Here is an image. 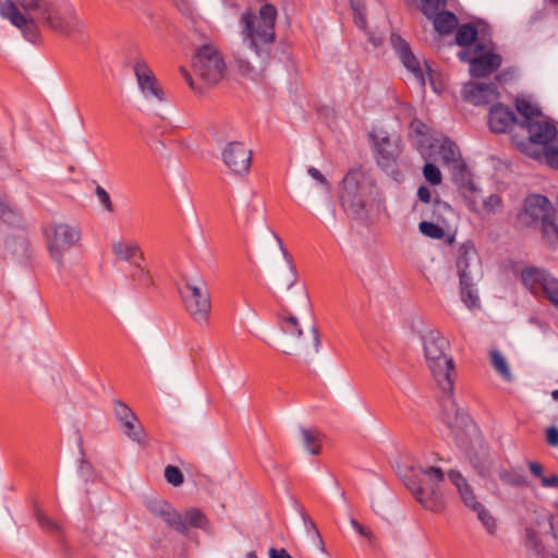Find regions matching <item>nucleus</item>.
<instances>
[{"label":"nucleus","instance_id":"1","mask_svg":"<svg viewBox=\"0 0 558 558\" xmlns=\"http://www.w3.org/2000/svg\"><path fill=\"white\" fill-rule=\"evenodd\" d=\"M0 16L10 21L32 43L40 36L38 24L78 44L90 39L87 22L69 1L0 0Z\"/></svg>","mask_w":558,"mask_h":558},{"label":"nucleus","instance_id":"2","mask_svg":"<svg viewBox=\"0 0 558 558\" xmlns=\"http://www.w3.org/2000/svg\"><path fill=\"white\" fill-rule=\"evenodd\" d=\"M277 9L270 3L260 7L257 14L245 11L240 17L243 44L263 62H267L276 41Z\"/></svg>","mask_w":558,"mask_h":558},{"label":"nucleus","instance_id":"3","mask_svg":"<svg viewBox=\"0 0 558 558\" xmlns=\"http://www.w3.org/2000/svg\"><path fill=\"white\" fill-rule=\"evenodd\" d=\"M412 478L405 485L415 500L427 511L440 513L446 509V500L441 489L445 473L438 466L411 468Z\"/></svg>","mask_w":558,"mask_h":558},{"label":"nucleus","instance_id":"4","mask_svg":"<svg viewBox=\"0 0 558 558\" xmlns=\"http://www.w3.org/2000/svg\"><path fill=\"white\" fill-rule=\"evenodd\" d=\"M427 366L444 392L453 391L454 363L447 354L449 341L438 331H429L423 338Z\"/></svg>","mask_w":558,"mask_h":558},{"label":"nucleus","instance_id":"5","mask_svg":"<svg viewBox=\"0 0 558 558\" xmlns=\"http://www.w3.org/2000/svg\"><path fill=\"white\" fill-rule=\"evenodd\" d=\"M373 193V185L361 169L350 170L341 181L339 203L347 216L362 219Z\"/></svg>","mask_w":558,"mask_h":558},{"label":"nucleus","instance_id":"6","mask_svg":"<svg viewBox=\"0 0 558 558\" xmlns=\"http://www.w3.org/2000/svg\"><path fill=\"white\" fill-rule=\"evenodd\" d=\"M457 268L463 303L468 307L477 306L478 296L473 291V286L475 279L481 276V260L472 243L466 242L459 247Z\"/></svg>","mask_w":558,"mask_h":558},{"label":"nucleus","instance_id":"7","mask_svg":"<svg viewBox=\"0 0 558 558\" xmlns=\"http://www.w3.org/2000/svg\"><path fill=\"white\" fill-rule=\"evenodd\" d=\"M180 293L192 319L199 326L208 325L211 300L205 281L202 279L186 280Z\"/></svg>","mask_w":558,"mask_h":558},{"label":"nucleus","instance_id":"8","mask_svg":"<svg viewBox=\"0 0 558 558\" xmlns=\"http://www.w3.org/2000/svg\"><path fill=\"white\" fill-rule=\"evenodd\" d=\"M47 245L51 258L63 267L64 254L81 240V230L66 223H51L45 229Z\"/></svg>","mask_w":558,"mask_h":558},{"label":"nucleus","instance_id":"9","mask_svg":"<svg viewBox=\"0 0 558 558\" xmlns=\"http://www.w3.org/2000/svg\"><path fill=\"white\" fill-rule=\"evenodd\" d=\"M193 68L197 75L208 84L218 83L225 75L226 64L213 45L202 46L193 58Z\"/></svg>","mask_w":558,"mask_h":558},{"label":"nucleus","instance_id":"10","mask_svg":"<svg viewBox=\"0 0 558 558\" xmlns=\"http://www.w3.org/2000/svg\"><path fill=\"white\" fill-rule=\"evenodd\" d=\"M521 279L531 293L536 296H546L554 306L558 307V279L548 271L529 267L522 270Z\"/></svg>","mask_w":558,"mask_h":558},{"label":"nucleus","instance_id":"11","mask_svg":"<svg viewBox=\"0 0 558 558\" xmlns=\"http://www.w3.org/2000/svg\"><path fill=\"white\" fill-rule=\"evenodd\" d=\"M521 216L525 223L541 221L544 231L549 232L556 215L547 197L534 194L525 198Z\"/></svg>","mask_w":558,"mask_h":558},{"label":"nucleus","instance_id":"12","mask_svg":"<svg viewBox=\"0 0 558 558\" xmlns=\"http://www.w3.org/2000/svg\"><path fill=\"white\" fill-rule=\"evenodd\" d=\"M221 159L234 175L245 177L251 169L252 150L243 142L233 141L221 150Z\"/></svg>","mask_w":558,"mask_h":558},{"label":"nucleus","instance_id":"13","mask_svg":"<svg viewBox=\"0 0 558 558\" xmlns=\"http://www.w3.org/2000/svg\"><path fill=\"white\" fill-rule=\"evenodd\" d=\"M529 134V142L521 144V149L526 154V149L533 150L543 144L551 142L557 136L556 126L550 123L545 116H539L523 125Z\"/></svg>","mask_w":558,"mask_h":558},{"label":"nucleus","instance_id":"14","mask_svg":"<svg viewBox=\"0 0 558 558\" xmlns=\"http://www.w3.org/2000/svg\"><path fill=\"white\" fill-rule=\"evenodd\" d=\"M134 74L138 87L147 99H156L165 101L166 96L162 88L159 86L155 74L144 60H136L134 64Z\"/></svg>","mask_w":558,"mask_h":558},{"label":"nucleus","instance_id":"15","mask_svg":"<svg viewBox=\"0 0 558 558\" xmlns=\"http://www.w3.org/2000/svg\"><path fill=\"white\" fill-rule=\"evenodd\" d=\"M371 136L377 154V163L381 168L390 167L401 153L399 137H391L385 132L371 134Z\"/></svg>","mask_w":558,"mask_h":558},{"label":"nucleus","instance_id":"16","mask_svg":"<svg viewBox=\"0 0 558 558\" xmlns=\"http://www.w3.org/2000/svg\"><path fill=\"white\" fill-rule=\"evenodd\" d=\"M432 207V218H434L436 222L421 221L418 223V230L425 236L440 240L445 236V230L439 223H446V215H452L453 210L449 204L438 198L433 201Z\"/></svg>","mask_w":558,"mask_h":558},{"label":"nucleus","instance_id":"17","mask_svg":"<svg viewBox=\"0 0 558 558\" xmlns=\"http://www.w3.org/2000/svg\"><path fill=\"white\" fill-rule=\"evenodd\" d=\"M463 97L475 106H485L499 98L498 87L494 83L470 82L463 87Z\"/></svg>","mask_w":558,"mask_h":558},{"label":"nucleus","instance_id":"18","mask_svg":"<svg viewBox=\"0 0 558 558\" xmlns=\"http://www.w3.org/2000/svg\"><path fill=\"white\" fill-rule=\"evenodd\" d=\"M391 44L399 54L402 64L415 76L422 86L425 85L423 69L418 59L413 54L409 44L398 35L391 36Z\"/></svg>","mask_w":558,"mask_h":558},{"label":"nucleus","instance_id":"19","mask_svg":"<svg viewBox=\"0 0 558 558\" xmlns=\"http://www.w3.org/2000/svg\"><path fill=\"white\" fill-rule=\"evenodd\" d=\"M447 396L442 400V421L452 430H459L466 427L471 423V417L461 411L454 399L452 391L446 392Z\"/></svg>","mask_w":558,"mask_h":558},{"label":"nucleus","instance_id":"20","mask_svg":"<svg viewBox=\"0 0 558 558\" xmlns=\"http://www.w3.org/2000/svg\"><path fill=\"white\" fill-rule=\"evenodd\" d=\"M501 65V57L494 52L478 53L470 60V73L473 77H484Z\"/></svg>","mask_w":558,"mask_h":558},{"label":"nucleus","instance_id":"21","mask_svg":"<svg viewBox=\"0 0 558 558\" xmlns=\"http://www.w3.org/2000/svg\"><path fill=\"white\" fill-rule=\"evenodd\" d=\"M514 122L515 116L510 108L501 104H496L490 108L488 125L492 132L506 133Z\"/></svg>","mask_w":558,"mask_h":558},{"label":"nucleus","instance_id":"22","mask_svg":"<svg viewBox=\"0 0 558 558\" xmlns=\"http://www.w3.org/2000/svg\"><path fill=\"white\" fill-rule=\"evenodd\" d=\"M448 477L450 482L454 485L457 488L460 498L465 507L469 509H474L480 505L481 502L477 501L476 495L472 488V486L469 484L466 478L456 470H451L448 472Z\"/></svg>","mask_w":558,"mask_h":558},{"label":"nucleus","instance_id":"23","mask_svg":"<svg viewBox=\"0 0 558 558\" xmlns=\"http://www.w3.org/2000/svg\"><path fill=\"white\" fill-rule=\"evenodd\" d=\"M526 155L558 170V141L555 144H550V142L543 144L533 150L526 149Z\"/></svg>","mask_w":558,"mask_h":558},{"label":"nucleus","instance_id":"24","mask_svg":"<svg viewBox=\"0 0 558 558\" xmlns=\"http://www.w3.org/2000/svg\"><path fill=\"white\" fill-rule=\"evenodd\" d=\"M113 254L121 260L132 262L134 258L144 260V253L135 242L119 241L112 244Z\"/></svg>","mask_w":558,"mask_h":558},{"label":"nucleus","instance_id":"25","mask_svg":"<svg viewBox=\"0 0 558 558\" xmlns=\"http://www.w3.org/2000/svg\"><path fill=\"white\" fill-rule=\"evenodd\" d=\"M434 28L439 34H450L458 25L456 14L449 11L439 10L433 17Z\"/></svg>","mask_w":558,"mask_h":558},{"label":"nucleus","instance_id":"26","mask_svg":"<svg viewBox=\"0 0 558 558\" xmlns=\"http://www.w3.org/2000/svg\"><path fill=\"white\" fill-rule=\"evenodd\" d=\"M439 156L445 165L458 168L462 165L461 155L458 146L450 141L445 138L439 146Z\"/></svg>","mask_w":558,"mask_h":558},{"label":"nucleus","instance_id":"27","mask_svg":"<svg viewBox=\"0 0 558 558\" xmlns=\"http://www.w3.org/2000/svg\"><path fill=\"white\" fill-rule=\"evenodd\" d=\"M131 280L135 289L145 290L149 289L154 284L150 272L142 267L140 264H135L133 270L130 274Z\"/></svg>","mask_w":558,"mask_h":558},{"label":"nucleus","instance_id":"28","mask_svg":"<svg viewBox=\"0 0 558 558\" xmlns=\"http://www.w3.org/2000/svg\"><path fill=\"white\" fill-rule=\"evenodd\" d=\"M490 362L494 369L506 380L512 381L513 375L510 371V367L507 363V360L497 349L490 350Z\"/></svg>","mask_w":558,"mask_h":558},{"label":"nucleus","instance_id":"29","mask_svg":"<svg viewBox=\"0 0 558 558\" xmlns=\"http://www.w3.org/2000/svg\"><path fill=\"white\" fill-rule=\"evenodd\" d=\"M35 518L39 525V527L46 532L53 535H59L62 533V525L60 522L48 517L43 510L39 508L35 509Z\"/></svg>","mask_w":558,"mask_h":558},{"label":"nucleus","instance_id":"30","mask_svg":"<svg viewBox=\"0 0 558 558\" xmlns=\"http://www.w3.org/2000/svg\"><path fill=\"white\" fill-rule=\"evenodd\" d=\"M279 327L282 332L292 337L299 338L302 335L298 318L288 311H284V314L280 316Z\"/></svg>","mask_w":558,"mask_h":558},{"label":"nucleus","instance_id":"31","mask_svg":"<svg viewBox=\"0 0 558 558\" xmlns=\"http://www.w3.org/2000/svg\"><path fill=\"white\" fill-rule=\"evenodd\" d=\"M121 427H122L124 434L133 441H136L141 445L146 444V436H145L144 429L141 426V424H138L137 418L136 420H128V421L121 423Z\"/></svg>","mask_w":558,"mask_h":558},{"label":"nucleus","instance_id":"32","mask_svg":"<svg viewBox=\"0 0 558 558\" xmlns=\"http://www.w3.org/2000/svg\"><path fill=\"white\" fill-rule=\"evenodd\" d=\"M160 519L163 520L171 529L180 532L181 534L187 533V525L185 524V521H183L182 515L171 505H169V509Z\"/></svg>","mask_w":558,"mask_h":558},{"label":"nucleus","instance_id":"33","mask_svg":"<svg viewBox=\"0 0 558 558\" xmlns=\"http://www.w3.org/2000/svg\"><path fill=\"white\" fill-rule=\"evenodd\" d=\"M477 38V31L472 24H463L458 27L456 43L461 47L471 46Z\"/></svg>","mask_w":558,"mask_h":558},{"label":"nucleus","instance_id":"34","mask_svg":"<svg viewBox=\"0 0 558 558\" xmlns=\"http://www.w3.org/2000/svg\"><path fill=\"white\" fill-rule=\"evenodd\" d=\"M275 238L279 244L280 251L282 252L283 258L286 259V262L288 264L289 275H288V278L286 279V286H287V289L289 290L295 284V282L298 280L296 267L294 265L291 254L283 246L281 239L277 234H275Z\"/></svg>","mask_w":558,"mask_h":558},{"label":"nucleus","instance_id":"35","mask_svg":"<svg viewBox=\"0 0 558 558\" xmlns=\"http://www.w3.org/2000/svg\"><path fill=\"white\" fill-rule=\"evenodd\" d=\"M472 511L477 514V519L481 521L487 533L494 535L497 531V523L490 511L482 504L477 505V507L472 509Z\"/></svg>","mask_w":558,"mask_h":558},{"label":"nucleus","instance_id":"36","mask_svg":"<svg viewBox=\"0 0 558 558\" xmlns=\"http://www.w3.org/2000/svg\"><path fill=\"white\" fill-rule=\"evenodd\" d=\"M515 108L518 112L524 118L523 125L529 121H532L535 118L542 116L541 110L524 98L517 99Z\"/></svg>","mask_w":558,"mask_h":558},{"label":"nucleus","instance_id":"37","mask_svg":"<svg viewBox=\"0 0 558 558\" xmlns=\"http://www.w3.org/2000/svg\"><path fill=\"white\" fill-rule=\"evenodd\" d=\"M182 518L187 525V530L191 527L205 529L208 523L206 515L196 508L187 510Z\"/></svg>","mask_w":558,"mask_h":558},{"label":"nucleus","instance_id":"38","mask_svg":"<svg viewBox=\"0 0 558 558\" xmlns=\"http://www.w3.org/2000/svg\"><path fill=\"white\" fill-rule=\"evenodd\" d=\"M462 193L470 210L480 213L478 203L482 199L481 191L477 190L473 183H470L463 187Z\"/></svg>","mask_w":558,"mask_h":558},{"label":"nucleus","instance_id":"39","mask_svg":"<svg viewBox=\"0 0 558 558\" xmlns=\"http://www.w3.org/2000/svg\"><path fill=\"white\" fill-rule=\"evenodd\" d=\"M301 434L307 451L312 454H318L320 452L319 433L302 428Z\"/></svg>","mask_w":558,"mask_h":558},{"label":"nucleus","instance_id":"40","mask_svg":"<svg viewBox=\"0 0 558 558\" xmlns=\"http://www.w3.org/2000/svg\"><path fill=\"white\" fill-rule=\"evenodd\" d=\"M351 8L355 25L361 29H365L367 26L365 5L360 0H351Z\"/></svg>","mask_w":558,"mask_h":558},{"label":"nucleus","instance_id":"41","mask_svg":"<svg viewBox=\"0 0 558 558\" xmlns=\"http://www.w3.org/2000/svg\"><path fill=\"white\" fill-rule=\"evenodd\" d=\"M447 0H422L421 10L427 19H432L437 11L444 9Z\"/></svg>","mask_w":558,"mask_h":558},{"label":"nucleus","instance_id":"42","mask_svg":"<svg viewBox=\"0 0 558 558\" xmlns=\"http://www.w3.org/2000/svg\"><path fill=\"white\" fill-rule=\"evenodd\" d=\"M165 478L167 482L175 487L180 486L184 482V475L182 471L174 465H167L165 469Z\"/></svg>","mask_w":558,"mask_h":558},{"label":"nucleus","instance_id":"43","mask_svg":"<svg viewBox=\"0 0 558 558\" xmlns=\"http://www.w3.org/2000/svg\"><path fill=\"white\" fill-rule=\"evenodd\" d=\"M114 414L120 423L128 420H136L135 413L120 400L114 401Z\"/></svg>","mask_w":558,"mask_h":558},{"label":"nucleus","instance_id":"44","mask_svg":"<svg viewBox=\"0 0 558 558\" xmlns=\"http://www.w3.org/2000/svg\"><path fill=\"white\" fill-rule=\"evenodd\" d=\"M423 174L426 181H428L433 185H437L441 183V172L440 170L433 163L427 162L423 168Z\"/></svg>","mask_w":558,"mask_h":558},{"label":"nucleus","instance_id":"45","mask_svg":"<svg viewBox=\"0 0 558 558\" xmlns=\"http://www.w3.org/2000/svg\"><path fill=\"white\" fill-rule=\"evenodd\" d=\"M482 209L486 214H493L501 209L502 201L499 195L490 194L487 198L482 202Z\"/></svg>","mask_w":558,"mask_h":558},{"label":"nucleus","instance_id":"46","mask_svg":"<svg viewBox=\"0 0 558 558\" xmlns=\"http://www.w3.org/2000/svg\"><path fill=\"white\" fill-rule=\"evenodd\" d=\"M169 502L162 499H156L148 502L147 507L150 513H153L155 517H158L159 519L162 517V514L166 513V511L169 509Z\"/></svg>","mask_w":558,"mask_h":558},{"label":"nucleus","instance_id":"47","mask_svg":"<svg viewBox=\"0 0 558 558\" xmlns=\"http://www.w3.org/2000/svg\"><path fill=\"white\" fill-rule=\"evenodd\" d=\"M95 194L100 202V204L105 207V209L109 213L113 211V204L111 202L109 193L100 185L96 186Z\"/></svg>","mask_w":558,"mask_h":558},{"label":"nucleus","instance_id":"48","mask_svg":"<svg viewBox=\"0 0 558 558\" xmlns=\"http://www.w3.org/2000/svg\"><path fill=\"white\" fill-rule=\"evenodd\" d=\"M299 512H300V515L305 524V527L307 530L308 533H313L315 536H317L318 538H320V535H319V532L314 523V521L311 519V517L307 514V512L305 511V509L303 507H299Z\"/></svg>","mask_w":558,"mask_h":558},{"label":"nucleus","instance_id":"49","mask_svg":"<svg viewBox=\"0 0 558 558\" xmlns=\"http://www.w3.org/2000/svg\"><path fill=\"white\" fill-rule=\"evenodd\" d=\"M233 57H234V61L238 65V69L241 73L246 74L252 71V66H251L250 62L243 58V56L240 51L234 52Z\"/></svg>","mask_w":558,"mask_h":558},{"label":"nucleus","instance_id":"50","mask_svg":"<svg viewBox=\"0 0 558 558\" xmlns=\"http://www.w3.org/2000/svg\"><path fill=\"white\" fill-rule=\"evenodd\" d=\"M307 173L322 185L326 186L327 191L330 190V184L325 175L315 167H310Z\"/></svg>","mask_w":558,"mask_h":558},{"label":"nucleus","instance_id":"51","mask_svg":"<svg viewBox=\"0 0 558 558\" xmlns=\"http://www.w3.org/2000/svg\"><path fill=\"white\" fill-rule=\"evenodd\" d=\"M541 484L543 487L546 488H558V475L551 473L548 475H545L541 480Z\"/></svg>","mask_w":558,"mask_h":558},{"label":"nucleus","instance_id":"52","mask_svg":"<svg viewBox=\"0 0 558 558\" xmlns=\"http://www.w3.org/2000/svg\"><path fill=\"white\" fill-rule=\"evenodd\" d=\"M411 130L418 135H426L428 133V126L418 119H414L411 122Z\"/></svg>","mask_w":558,"mask_h":558},{"label":"nucleus","instance_id":"53","mask_svg":"<svg viewBox=\"0 0 558 558\" xmlns=\"http://www.w3.org/2000/svg\"><path fill=\"white\" fill-rule=\"evenodd\" d=\"M417 197L422 203L429 205L432 202L430 190L425 185L420 186L417 190Z\"/></svg>","mask_w":558,"mask_h":558},{"label":"nucleus","instance_id":"54","mask_svg":"<svg viewBox=\"0 0 558 558\" xmlns=\"http://www.w3.org/2000/svg\"><path fill=\"white\" fill-rule=\"evenodd\" d=\"M546 441L549 446L558 447V428L553 426L547 429Z\"/></svg>","mask_w":558,"mask_h":558},{"label":"nucleus","instance_id":"55","mask_svg":"<svg viewBox=\"0 0 558 558\" xmlns=\"http://www.w3.org/2000/svg\"><path fill=\"white\" fill-rule=\"evenodd\" d=\"M529 470L532 473V475L539 478V481L544 476L543 465L538 462H534V461L529 462Z\"/></svg>","mask_w":558,"mask_h":558},{"label":"nucleus","instance_id":"56","mask_svg":"<svg viewBox=\"0 0 558 558\" xmlns=\"http://www.w3.org/2000/svg\"><path fill=\"white\" fill-rule=\"evenodd\" d=\"M352 527L361 535L367 537V538H372L373 535L371 532H368L357 520L355 519H351L350 521Z\"/></svg>","mask_w":558,"mask_h":558},{"label":"nucleus","instance_id":"57","mask_svg":"<svg viewBox=\"0 0 558 558\" xmlns=\"http://www.w3.org/2000/svg\"><path fill=\"white\" fill-rule=\"evenodd\" d=\"M311 333H312L313 349H314V352L317 353L319 351V347H320V335H319L318 329L315 326H313L311 328Z\"/></svg>","mask_w":558,"mask_h":558},{"label":"nucleus","instance_id":"58","mask_svg":"<svg viewBox=\"0 0 558 558\" xmlns=\"http://www.w3.org/2000/svg\"><path fill=\"white\" fill-rule=\"evenodd\" d=\"M269 558H292V556L284 548H270Z\"/></svg>","mask_w":558,"mask_h":558},{"label":"nucleus","instance_id":"59","mask_svg":"<svg viewBox=\"0 0 558 558\" xmlns=\"http://www.w3.org/2000/svg\"><path fill=\"white\" fill-rule=\"evenodd\" d=\"M500 478L505 482V483H508V484H511L513 486H519L523 483V481L521 478H518V477H513L511 476L510 474L508 473H502L500 475Z\"/></svg>","mask_w":558,"mask_h":558},{"label":"nucleus","instance_id":"60","mask_svg":"<svg viewBox=\"0 0 558 558\" xmlns=\"http://www.w3.org/2000/svg\"><path fill=\"white\" fill-rule=\"evenodd\" d=\"M180 72H181L182 76L184 77L185 82L187 83V85L190 86V88L195 90L196 88L194 85V81H193L192 75L189 73V71L185 68L181 66Z\"/></svg>","mask_w":558,"mask_h":558},{"label":"nucleus","instance_id":"61","mask_svg":"<svg viewBox=\"0 0 558 558\" xmlns=\"http://www.w3.org/2000/svg\"><path fill=\"white\" fill-rule=\"evenodd\" d=\"M459 58H460L461 61L470 63V60L473 57L470 56L469 49H464V50L459 52Z\"/></svg>","mask_w":558,"mask_h":558},{"label":"nucleus","instance_id":"62","mask_svg":"<svg viewBox=\"0 0 558 558\" xmlns=\"http://www.w3.org/2000/svg\"><path fill=\"white\" fill-rule=\"evenodd\" d=\"M89 469H90V465L87 462L82 461L81 471H85V470H89Z\"/></svg>","mask_w":558,"mask_h":558},{"label":"nucleus","instance_id":"63","mask_svg":"<svg viewBox=\"0 0 558 558\" xmlns=\"http://www.w3.org/2000/svg\"><path fill=\"white\" fill-rule=\"evenodd\" d=\"M246 558H258L256 553L255 551H250L247 555H246Z\"/></svg>","mask_w":558,"mask_h":558},{"label":"nucleus","instance_id":"64","mask_svg":"<svg viewBox=\"0 0 558 558\" xmlns=\"http://www.w3.org/2000/svg\"><path fill=\"white\" fill-rule=\"evenodd\" d=\"M551 397H553V399H554V400H557V401H558V389H557V390H554V391L551 392Z\"/></svg>","mask_w":558,"mask_h":558}]
</instances>
